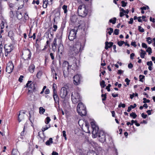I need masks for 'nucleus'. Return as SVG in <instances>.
Instances as JSON below:
<instances>
[{
	"instance_id": "1",
	"label": "nucleus",
	"mask_w": 155,
	"mask_h": 155,
	"mask_svg": "<svg viewBox=\"0 0 155 155\" xmlns=\"http://www.w3.org/2000/svg\"><path fill=\"white\" fill-rule=\"evenodd\" d=\"M91 124L93 130L92 132L93 137L94 138L98 137L99 141L101 142H104L106 140L104 132L103 130H99L98 127L95 121L91 122Z\"/></svg>"
},
{
	"instance_id": "2",
	"label": "nucleus",
	"mask_w": 155,
	"mask_h": 155,
	"mask_svg": "<svg viewBox=\"0 0 155 155\" xmlns=\"http://www.w3.org/2000/svg\"><path fill=\"white\" fill-rule=\"evenodd\" d=\"M84 45L80 42H77L72 48L69 51V56L73 57L78 54L79 52H81L84 50Z\"/></svg>"
},
{
	"instance_id": "3",
	"label": "nucleus",
	"mask_w": 155,
	"mask_h": 155,
	"mask_svg": "<svg viewBox=\"0 0 155 155\" xmlns=\"http://www.w3.org/2000/svg\"><path fill=\"white\" fill-rule=\"evenodd\" d=\"M71 65H70L69 63L67 61H65L62 64V70H63V75L64 77L66 78L68 77L69 72L70 71V69H73L71 68Z\"/></svg>"
},
{
	"instance_id": "4",
	"label": "nucleus",
	"mask_w": 155,
	"mask_h": 155,
	"mask_svg": "<svg viewBox=\"0 0 155 155\" xmlns=\"http://www.w3.org/2000/svg\"><path fill=\"white\" fill-rule=\"evenodd\" d=\"M78 13L79 16L82 17H85L87 15V10L84 4L80 5L78 9Z\"/></svg>"
},
{
	"instance_id": "5",
	"label": "nucleus",
	"mask_w": 155,
	"mask_h": 155,
	"mask_svg": "<svg viewBox=\"0 0 155 155\" xmlns=\"http://www.w3.org/2000/svg\"><path fill=\"white\" fill-rule=\"evenodd\" d=\"M77 110L78 114L82 116H85L86 114V107L82 103H80L78 104Z\"/></svg>"
},
{
	"instance_id": "6",
	"label": "nucleus",
	"mask_w": 155,
	"mask_h": 155,
	"mask_svg": "<svg viewBox=\"0 0 155 155\" xmlns=\"http://www.w3.org/2000/svg\"><path fill=\"white\" fill-rule=\"evenodd\" d=\"M71 99L72 103L74 104H76L81 101V97L79 93L74 91L71 93Z\"/></svg>"
},
{
	"instance_id": "7",
	"label": "nucleus",
	"mask_w": 155,
	"mask_h": 155,
	"mask_svg": "<svg viewBox=\"0 0 155 155\" xmlns=\"http://www.w3.org/2000/svg\"><path fill=\"white\" fill-rule=\"evenodd\" d=\"M77 31V28H75L70 31L68 36V39L70 41H73L76 38Z\"/></svg>"
},
{
	"instance_id": "8",
	"label": "nucleus",
	"mask_w": 155,
	"mask_h": 155,
	"mask_svg": "<svg viewBox=\"0 0 155 155\" xmlns=\"http://www.w3.org/2000/svg\"><path fill=\"white\" fill-rule=\"evenodd\" d=\"M73 83L75 85H78L80 84L82 77L81 75L77 74L73 77Z\"/></svg>"
},
{
	"instance_id": "9",
	"label": "nucleus",
	"mask_w": 155,
	"mask_h": 155,
	"mask_svg": "<svg viewBox=\"0 0 155 155\" xmlns=\"http://www.w3.org/2000/svg\"><path fill=\"white\" fill-rule=\"evenodd\" d=\"M26 87H28L29 93H31L32 91H34L35 89V84L31 83V81H28L26 84Z\"/></svg>"
},
{
	"instance_id": "10",
	"label": "nucleus",
	"mask_w": 155,
	"mask_h": 155,
	"mask_svg": "<svg viewBox=\"0 0 155 155\" xmlns=\"http://www.w3.org/2000/svg\"><path fill=\"white\" fill-rule=\"evenodd\" d=\"M23 58L25 60H28L30 59L31 57V52L29 49H27L26 51H24L23 53Z\"/></svg>"
},
{
	"instance_id": "11",
	"label": "nucleus",
	"mask_w": 155,
	"mask_h": 155,
	"mask_svg": "<svg viewBox=\"0 0 155 155\" xmlns=\"http://www.w3.org/2000/svg\"><path fill=\"white\" fill-rule=\"evenodd\" d=\"M68 93V92L66 88L64 87H63L60 90V96L62 98L64 99Z\"/></svg>"
},
{
	"instance_id": "12",
	"label": "nucleus",
	"mask_w": 155,
	"mask_h": 155,
	"mask_svg": "<svg viewBox=\"0 0 155 155\" xmlns=\"http://www.w3.org/2000/svg\"><path fill=\"white\" fill-rule=\"evenodd\" d=\"M13 64L12 62H9L7 64L6 71L8 73H11L13 71L14 69Z\"/></svg>"
},
{
	"instance_id": "13",
	"label": "nucleus",
	"mask_w": 155,
	"mask_h": 155,
	"mask_svg": "<svg viewBox=\"0 0 155 155\" xmlns=\"http://www.w3.org/2000/svg\"><path fill=\"white\" fill-rule=\"evenodd\" d=\"M25 116V113L23 110L19 111L18 116V120L19 122L24 120Z\"/></svg>"
},
{
	"instance_id": "14",
	"label": "nucleus",
	"mask_w": 155,
	"mask_h": 155,
	"mask_svg": "<svg viewBox=\"0 0 155 155\" xmlns=\"http://www.w3.org/2000/svg\"><path fill=\"white\" fill-rule=\"evenodd\" d=\"M4 48L5 49V56H7L8 53L10 52L12 50V45H5Z\"/></svg>"
},
{
	"instance_id": "15",
	"label": "nucleus",
	"mask_w": 155,
	"mask_h": 155,
	"mask_svg": "<svg viewBox=\"0 0 155 155\" xmlns=\"http://www.w3.org/2000/svg\"><path fill=\"white\" fill-rule=\"evenodd\" d=\"M94 147L96 150L97 151L98 154L101 155L102 153L103 150L102 147L96 143H94Z\"/></svg>"
},
{
	"instance_id": "16",
	"label": "nucleus",
	"mask_w": 155,
	"mask_h": 155,
	"mask_svg": "<svg viewBox=\"0 0 155 155\" xmlns=\"http://www.w3.org/2000/svg\"><path fill=\"white\" fill-rule=\"evenodd\" d=\"M113 43L112 42H108L107 41L105 42V49L106 50L108 48H111L113 45Z\"/></svg>"
},
{
	"instance_id": "17",
	"label": "nucleus",
	"mask_w": 155,
	"mask_h": 155,
	"mask_svg": "<svg viewBox=\"0 0 155 155\" xmlns=\"http://www.w3.org/2000/svg\"><path fill=\"white\" fill-rule=\"evenodd\" d=\"M64 50V47L63 45L61 43L58 45V51L60 52L61 54L62 53Z\"/></svg>"
},
{
	"instance_id": "18",
	"label": "nucleus",
	"mask_w": 155,
	"mask_h": 155,
	"mask_svg": "<svg viewBox=\"0 0 155 155\" xmlns=\"http://www.w3.org/2000/svg\"><path fill=\"white\" fill-rule=\"evenodd\" d=\"M53 97L54 99V100L55 101V102H58L59 98L57 94V92L55 93L54 92V93H53Z\"/></svg>"
},
{
	"instance_id": "19",
	"label": "nucleus",
	"mask_w": 155,
	"mask_h": 155,
	"mask_svg": "<svg viewBox=\"0 0 155 155\" xmlns=\"http://www.w3.org/2000/svg\"><path fill=\"white\" fill-rule=\"evenodd\" d=\"M35 68V66L33 64L31 65L29 68L30 72L31 73H33L34 71Z\"/></svg>"
},
{
	"instance_id": "20",
	"label": "nucleus",
	"mask_w": 155,
	"mask_h": 155,
	"mask_svg": "<svg viewBox=\"0 0 155 155\" xmlns=\"http://www.w3.org/2000/svg\"><path fill=\"white\" fill-rule=\"evenodd\" d=\"M17 1L18 2V3L20 4H21V5L20 6V7H18V9H21L23 6V5L24 4L22 0H17Z\"/></svg>"
},
{
	"instance_id": "21",
	"label": "nucleus",
	"mask_w": 155,
	"mask_h": 155,
	"mask_svg": "<svg viewBox=\"0 0 155 155\" xmlns=\"http://www.w3.org/2000/svg\"><path fill=\"white\" fill-rule=\"evenodd\" d=\"M52 138H49V140H48L45 143V144L47 145H50L52 143Z\"/></svg>"
},
{
	"instance_id": "22",
	"label": "nucleus",
	"mask_w": 155,
	"mask_h": 155,
	"mask_svg": "<svg viewBox=\"0 0 155 155\" xmlns=\"http://www.w3.org/2000/svg\"><path fill=\"white\" fill-rule=\"evenodd\" d=\"M12 155H18L19 152L16 149H14L12 151Z\"/></svg>"
},
{
	"instance_id": "23",
	"label": "nucleus",
	"mask_w": 155,
	"mask_h": 155,
	"mask_svg": "<svg viewBox=\"0 0 155 155\" xmlns=\"http://www.w3.org/2000/svg\"><path fill=\"white\" fill-rule=\"evenodd\" d=\"M140 51L141 52L140 54V56L141 58H144L145 55L146 54V53L145 51L142 49H141Z\"/></svg>"
},
{
	"instance_id": "24",
	"label": "nucleus",
	"mask_w": 155,
	"mask_h": 155,
	"mask_svg": "<svg viewBox=\"0 0 155 155\" xmlns=\"http://www.w3.org/2000/svg\"><path fill=\"white\" fill-rule=\"evenodd\" d=\"M62 8L64 11V13L66 14L68 12V6L66 5H64L62 6Z\"/></svg>"
},
{
	"instance_id": "25",
	"label": "nucleus",
	"mask_w": 155,
	"mask_h": 155,
	"mask_svg": "<svg viewBox=\"0 0 155 155\" xmlns=\"http://www.w3.org/2000/svg\"><path fill=\"white\" fill-rule=\"evenodd\" d=\"M16 16L18 19H21L22 18V15L21 13H16Z\"/></svg>"
},
{
	"instance_id": "26",
	"label": "nucleus",
	"mask_w": 155,
	"mask_h": 155,
	"mask_svg": "<svg viewBox=\"0 0 155 155\" xmlns=\"http://www.w3.org/2000/svg\"><path fill=\"white\" fill-rule=\"evenodd\" d=\"M116 19H117L116 18H113L110 19L109 20V21L111 23L113 24H114L116 23Z\"/></svg>"
},
{
	"instance_id": "27",
	"label": "nucleus",
	"mask_w": 155,
	"mask_h": 155,
	"mask_svg": "<svg viewBox=\"0 0 155 155\" xmlns=\"http://www.w3.org/2000/svg\"><path fill=\"white\" fill-rule=\"evenodd\" d=\"M45 111V109L43 108L42 107H40L39 108V113L41 114H43Z\"/></svg>"
},
{
	"instance_id": "28",
	"label": "nucleus",
	"mask_w": 155,
	"mask_h": 155,
	"mask_svg": "<svg viewBox=\"0 0 155 155\" xmlns=\"http://www.w3.org/2000/svg\"><path fill=\"white\" fill-rule=\"evenodd\" d=\"M51 121V119L49 117H47L45 120V123L46 124H48Z\"/></svg>"
},
{
	"instance_id": "29",
	"label": "nucleus",
	"mask_w": 155,
	"mask_h": 155,
	"mask_svg": "<svg viewBox=\"0 0 155 155\" xmlns=\"http://www.w3.org/2000/svg\"><path fill=\"white\" fill-rule=\"evenodd\" d=\"M109 30L110 31H109L108 32V33L110 35H111V34L113 32V29L112 28H107V30Z\"/></svg>"
},
{
	"instance_id": "30",
	"label": "nucleus",
	"mask_w": 155,
	"mask_h": 155,
	"mask_svg": "<svg viewBox=\"0 0 155 155\" xmlns=\"http://www.w3.org/2000/svg\"><path fill=\"white\" fill-rule=\"evenodd\" d=\"M48 3L46 2L45 0H43V7L44 8H46L47 7V5Z\"/></svg>"
},
{
	"instance_id": "31",
	"label": "nucleus",
	"mask_w": 155,
	"mask_h": 155,
	"mask_svg": "<svg viewBox=\"0 0 155 155\" xmlns=\"http://www.w3.org/2000/svg\"><path fill=\"white\" fill-rule=\"evenodd\" d=\"M146 51L148 53V54L149 55L150 54L152 53L151 48L150 47L148 48L146 50Z\"/></svg>"
},
{
	"instance_id": "32",
	"label": "nucleus",
	"mask_w": 155,
	"mask_h": 155,
	"mask_svg": "<svg viewBox=\"0 0 155 155\" xmlns=\"http://www.w3.org/2000/svg\"><path fill=\"white\" fill-rule=\"evenodd\" d=\"M130 116L131 117H132L133 118L135 119L137 115L134 112H132V113L130 114Z\"/></svg>"
},
{
	"instance_id": "33",
	"label": "nucleus",
	"mask_w": 155,
	"mask_h": 155,
	"mask_svg": "<svg viewBox=\"0 0 155 155\" xmlns=\"http://www.w3.org/2000/svg\"><path fill=\"white\" fill-rule=\"evenodd\" d=\"M56 84H53V86L52 87V88L53 91V93H54V92H55V93L57 92L56 89L55 88V87H56Z\"/></svg>"
},
{
	"instance_id": "34",
	"label": "nucleus",
	"mask_w": 155,
	"mask_h": 155,
	"mask_svg": "<svg viewBox=\"0 0 155 155\" xmlns=\"http://www.w3.org/2000/svg\"><path fill=\"white\" fill-rule=\"evenodd\" d=\"M50 127V125H48V126H46V127H43L42 129V131L43 132L46 130L48 129Z\"/></svg>"
},
{
	"instance_id": "35",
	"label": "nucleus",
	"mask_w": 155,
	"mask_h": 155,
	"mask_svg": "<svg viewBox=\"0 0 155 155\" xmlns=\"http://www.w3.org/2000/svg\"><path fill=\"white\" fill-rule=\"evenodd\" d=\"M100 85L101 86L102 88H104L106 86V85L105 84V81H104L103 80L100 83Z\"/></svg>"
},
{
	"instance_id": "36",
	"label": "nucleus",
	"mask_w": 155,
	"mask_h": 155,
	"mask_svg": "<svg viewBox=\"0 0 155 155\" xmlns=\"http://www.w3.org/2000/svg\"><path fill=\"white\" fill-rule=\"evenodd\" d=\"M138 30L141 32H143L144 31V30L143 28H142L140 26L138 27Z\"/></svg>"
},
{
	"instance_id": "37",
	"label": "nucleus",
	"mask_w": 155,
	"mask_h": 155,
	"mask_svg": "<svg viewBox=\"0 0 155 155\" xmlns=\"http://www.w3.org/2000/svg\"><path fill=\"white\" fill-rule=\"evenodd\" d=\"M145 76L143 75H139L140 80V81L143 82V79H144Z\"/></svg>"
},
{
	"instance_id": "38",
	"label": "nucleus",
	"mask_w": 155,
	"mask_h": 155,
	"mask_svg": "<svg viewBox=\"0 0 155 155\" xmlns=\"http://www.w3.org/2000/svg\"><path fill=\"white\" fill-rule=\"evenodd\" d=\"M147 42L148 44H150L152 42V40L151 38L150 37H148L147 38Z\"/></svg>"
},
{
	"instance_id": "39",
	"label": "nucleus",
	"mask_w": 155,
	"mask_h": 155,
	"mask_svg": "<svg viewBox=\"0 0 155 155\" xmlns=\"http://www.w3.org/2000/svg\"><path fill=\"white\" fill-rule=\"evenodd\" d=\"M138 96V94L133 93V94H130V99H132L134 97Z\"/></svg>"
},
{
	"instance_id": "40",
	"label": "nucleus",
	"mask_w": 155,
	"mask_h": 155,
	"mask_svg": "<svg viewBox=\"0 0 155 155\" xmlns=\"http://www.w3.org/2000/svg\"><path fill=\"white\" fill-rule=\"evenodd\" d=\"M124 43H125V42L124 41H120L117 42V44L120 46H122Z\"/></svg>"
},
{
	"instance_id": "41",
	"label": "nucleus",
	"mask_w": 155,
	"mask_h": 155,
	"mask_svg": "<svg viewBox=\"0 0 155 155\" xmlns=\"http://www.w3.org/2000/svg\"><path fill=\"white\" fill-rule=\"evenodd\" d=\"M42 75V72L41 71H39L37 73L36 76L38 78H39Z\"/></svg>"
},
{
	"instance_id": "42",
	"label": "nucleus",
	"mask_w": 155,
	"mask_h": 155,
	"mask_svg": "<svg viewBox=\"0 0 155 155\" xmlns=\"http://www.w3.org/2000/svg\"><path fill=\"white\" fill-rule=\"evenodd\" d=\"M126 106L125 104H122L121 103H120V104L118 105V107H122L123 108H124Z\"/></svg>"
},
{
	"instance_id": "43",
	"label": "nucleus",
	"mask_w": 155,
	"mask_h": 155,
	"mask_svg": "<svg viewBox=\"0 0 155 155\" xmlns=\"http://www.w3.org/2000/svg\"><path fill=\"white\" fill-rule=\"evenodd\" d=\"M143 103H148L150 102V101L149 100L145 98H143Z\"/></svg>"
},
{
	"instance_id": "44",
	"label": "nucleus",
	"mask_w": 155,
	"mask_h": 155,
	"mask_svg": "<svg viewBox=\"0 0 155 155\" xmlns=\"http://www.w3.org/2000/svg\"><path fill=\"white\" fill-rule=\"evenodd\" d=\"M101 97H104L102 99V100L103 101H104L106 100V94H102L101 95Z\"/></svg>"
},
{
	"instance_id": "45",
	"label": "nucleus",
	"mask_w": 155,
	"mask_h": 155,
	"mask_svg": "<svg viewBox=\"0 0 155 155\" xmlns=\"http://www.w3.org/2000/svg\"><path fill=\"white\" fill-rule=\"evenodd\" d=\"M119 30L118 29H115V30L114 31V34L115 35H117L119 34Z\"/></svg>"
},
{
	"instance_id": "46",
	"label": "nucleus",
	"mask_w": 155,
	"mask_h": 155,
	"mask_svg": "<svg viewBox=\"0 0 155 155\" xmlns=\"http://www.w3.org/2000/svg\"><path fill=\"white\" fill-rule=\"evenodd\" d=\"M147 64L149 66H152L153 65V63L152 61H148L147 63Z\"/></svg>"
},
{
	"instance_id": "47",
	"label": "nucleus",
	"mask_w": 155,
	"mask_h": 155,
	"mask_svg": "<svg viewBox=\"0 0 155 155\" xmlns=\"http://www.w3.org/2000/svg\"><path fill=\"white\" fill-rule=\"evenodd\" d=\"M52 45H53L54 46H57V41H56V38H55L54 40L53 44Z\"/></svg>"
},
{
	"instance_id": "48",
	"label": "nucleus",
	"mask_w": 155,
	"mask_h": 155,
	"mask_svg": "<svg viewBox=\"0 0 155 155\" xmlns=\"http://www.w3.org/2000/svg\"><path fill=\"white\" fill-rule=\"evenodd\" d=\"M121 3L122 4V6L123 7H125L127 4V2H125L123 1H121Z\"/></svg>"
},
{
	"instance_id": "49",
	"label": "nucleus",
	"mask_w": 155,
	"mask_h": 155,
	"mask_svg": "<svg viewBox=\"0 0 155 155\" xmlns=\"http://www.w3.org/2000/svg\"><path fill=\"white\" fill-rule=\"evenodd\" d=\"M111 86L110 84H108V85L106 87V89L108 91H110V87Z\"/></svg>"
},
{
	"instance_id": "50",
	"label": "nucleus",
	"mask_w": 155,
	"mask_h": 155,
	"mask_svg": "<svg viewBox=\"0 0 155 155\" xmlns=\"http://www.w3.org/2000/svg\"><path fill=\"white\" fill-rule=\"evenodd\" d=\"M125 81L126 82V84L127 85H129V82L130 81L129 80L128 78H126L125 80Z\"/></svg>"
},
{
	"instance_id": "51",
	"label": "nucleus",
	"mask_w": 155,
	"mask_h": 155,
	"mask_svg": "<svg viewBox=\"0 0 155 155\" xmlns=\"http://www.w3.org/2000/svg\"><path fill=\"white\" fill-rule=\"evenodd\" d=\"M142 46L143 48H147V45L144 43H142Z\"/></svg>"
},
{
	"instance_id": "52",
	"label": "nucleus",
	"mask_w": 155,
	"mask_h": 155,
	"mask_svg": "<svg viewBox=\"0 0 155 155\" xmlns=\"http://www.w3.org/2000/svg\"><path fill=\"white\" fill-rule=\"evenodd\" d=\"M63 135L64 137V139L65 140H67V137H66V131L65 130H64L62 132Z\"/></svg>"
},
{
	"instance_id": "53",
	"label": "nucleus",
	"mask_w": 155,
	"mask_h": 155,
	"mask_svg": "<svg viewBox=\"0 0 155 155\" xmlns=\"http://www.w3.org/2000/svg\"><path fill=\"white\" fill-rule=\"evenodd\" d=\"M53 27L54 28V29L53 30V31H56L57 29V25L54 24L53 25Z\"/></svg>"
},
{
	"instance_id": "54",
	"label": "nucleus",
	"mask_w": 155,
	"mask_h": 155,
	"mask_svg": "<svg viewBox=\"0 0 155 155\" xmlns=\"http://www.w3.org/2000/svg\"><path fill=\"white\" fill-rule=\"evenodd\" d=\"M9 15L10 17L12 18L14 16V13L13 11L11 10L10 12Z\"/></svg>"
},
{
	"instance_id": "55",
	"label": "nucleus",
	"mask_w": 155,
	"mask_h": 155,
	"mask_svg": "<svg viewBox=\"0 0 155 155\" xmlns=\"http://www.w3.org/2000/svg\"><path fill=\"white\" fill-rule=\"evenodd\" d=\"M35 3H36L37 5H38L39 3V1L38 0H37L36 1H35V0H33L32 2V4H34Z\"/></svg>"
},
{
	"instance_id": "56",
	"label": "nucleus",
	"mask_w": 155,
	"mask_h": 155,
	"mask_svg": "<svg viewBox=\"0 0 155 155\" xmlns=\"http://www.w3.org/2000/svg\"><path fill=\"white\" fill-rule=\"evenodd\" d=\"M131 45L132 46H134L135 47L137 46V45L136 44V42L135 41L131 42Z\"/></svg>"
},
{
	"instance_id": "57",
	"label": "nucleus",
	"mask_w": 155,
	"mask_h": 155,
	"mask_svg": "<svg viewBox=\"0 0 155 155\" xmlns=\"http://www.w3.org/2000/svg\"><path fill=\"white\" fill-rule=\"evenodd\" d=\"M88 155H98V154L96 152H92V153H89L88 154Z\"/></svg>"
},
{
	"instance_id": "58",
	"label": "nucleus",
	"mask_w": 155,
	"mask_h": 155,
	"mask_svg": "<svg viewBox=\"0 0 155 155\" xmlns=\"http://www.w3.org/2000/svg\"><path fill=\"white\" fill-rule=\"evenodd\" d=\"M135 56V54L134 53H132L130 55V58L131 59H134V57Z\"/></svg>"
},
{
	"instance_id": "59",
	"label": "nucleus",
	"mask_w": 155,
	"mask_h": 155,
	"mask_svg": "<svg viewBox=\"0 0 155 155\" xmlns=\"http://www.w3.org/2000/svg\"><path fill=\"white\" fill-rule=\"evenodd\" d=\"M52 50L53 51H55L56 50L57 46L52 45Z\"/></svg>"
},
{
	"instance_id": "60",
	"label": "nucleus",
	"mask_w": 155,
	"mask_h": 155,
	"mask_svg": "<svg viewBox=\"0 0 155 155\" xmlns=\"http://www.w3.org/2000/svg\"><path fill=\"white\" fill-rule=\"evenodd\" d=\"M50 92L49 90L48 89H46L45 91V94H49Z\"/></svg>"
},
{
	"instance_id": "61",
	"label": "nucleus",
	"mask_w": 155,
	"mask_h": 155,
	"mask_svg": "<svg viewBox=\"0 0 155 155\" xmlns=\"http://www.w3.org/2000/svg\"><path fill=\"white\" fill-rule=\"evenodd\" d=\"M50 55L51 57V58L52 60L54 59V56L53 55V54L52 53H51L50 54Z\"/></svg>"
},
{
	"instance_id": "62",
	"label": "nucleus",
	"mask_w": 155,
	"mask_h": 155,
	"mask_svg": "<svg viewBox=\"0 0 155 155\" xmlns=\"http://www.w3.org/2000/svg\"><path fill=\"white\" fill-rule=\"evenodd\" d=\"M133 19L132 18H131L130 19V21L128 22V23L129 24H132L133 23Z\"/></svg>"
},
{
	"instance_id": "63",
	"label": "nucleus",
	"mask_w": 155,
	"mask_h": 155,
	"mask_svg": "<svg viewBox=\"0 0 155 155\" xmlns=\"http://www.w3.org/2000/svg\"><path fill=\"white\" fill-rule=\"evenodd\" d=\"M141 116L143 118H146L147 117V114H145L144 113H143L141 114Z\"/></svg>"
},
{
	"instance_id": "64",
	"label": "nucleus",
	"mask_w": 155,
	"mask_h": 155,
	"mask_svg": "<svg viewBox=\"0 0 155 155\" xmlns=\"http://www.w3.org/2000/svg\"><path fill=\"white\" fill-rule=\"evenodd\" d=\"M128 66L129 68L131 69L133 67V65L132 63H130L128 64Z\"/></svg>"
}]
</instances>
